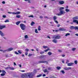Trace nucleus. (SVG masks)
<instances>
[{
    "label": "nucleus",
    "instance_id": "nucleus-4",
    "mask_svg": "<svg viewBox=\"0 0 78 78\" xmlns=\"http://www.w3.org/2000/svg\"><path fill=\"white\" fill-rule=\"evenodd\" d=\"M12 50H13V48H10L5 50L0 49V51H2L3 53H5V52H6V51H12Z\"/></svg>",
    "mask_w": 78,
    "mask_h": 78
},
{
    "label": "nucleus",
    "instance_id": "nucleus-12",
    "mask_svg": "<svg viewBox=\"0 0 78 78\" xmlns=\"http://www.w3.org/2000/svg\"><path fill=\"white\" fill-rule=\"evenodd\" d=\"M12 56V55H11V54H8V55L6 54L5 55V57H6V58H8V57H10V56L11 57Z\"/></svg>",
    "mask_w": 78,
    "mask_h": 78
},
{
    "label": "nucleus",
    "instance_id": "nucleus-61",
    "mask_svg": "<svg viewBox=\"0 0 78 78\" xmlns=\"http://www.w3.org/2000/svg\"><path fill=\"white\" fill-rule=\"evenodd\" d=\"M69 69H72V68L71 67L68 68V70H69Z\"/></svg>",
    "mask_w": 78,
    "mask_h": 78
},
{
    "label": "nucleus",
    "instance_id": "nucleus-42",
    "mask_svg": "<svg viewBox=\"0 0 78 78\" xmlns=\"http://www.w3.org/2000/svg\"><path fill=\"white\" fill-rule=\"evenodd\" d=\"M58 52H59V53H62V51L61 50L59 49L58 50Z\"/></svg>",
    "mask_w": 78,
    "mask_h": 78
},
{
    "label": "nucleus",
    "instance_id": "nucleus-8",
    "mask_svg": "<svg viewBox=\"0 0 78 78\" xmlns=\"http://www.w3.org/2000/svg\"><path fill=\"white\" fill-rule=\"evenodd\" d=\"M6 28V26H2L1 25H0V30H2L3 28Z\"/></svg>",
    "mask_w": 78,
    "mask_h": 78
},
{
    "label": "nucleus",
    "instance_id": "nucleus-56",
    "mask_svg": "<svg viewBox=\"0 0 78 78\" xmlns=\"http://www.w3.org/2000/svg\"><path fill=\"white\" fill-rule=\"evenodd\" d=\"M20 72H25V71L24 70H20Z\"/></svg>",
    "mask_w": 78,
    "mask_h": 78
},
{
    "label": "nucleus",
    "instance_id": "nucleus-18",
    "mask_svg": "<svg viewBox=\"0 0 78 78\" xmlns=\"http://www.w3.org/2000/svg\"><path fill=\"white\" fill-rule=\"evenodd\" d=\"M20 21H19L17 22L16 23V24L17 25H19L20 24Z\"/></svg>",
    "mask_w": 78,
    "mask_h": 78
},
{
    "label": "nucleus",
    "instance_id": "nucleus-30",
    "mask_svg": "<svg viewBox=\"0 0 78 78\" xmlns=\"http://www.w3.org/2000/svg\"><path fill=\"white\" fill-rule=\"evenodd\" d=\"M38 31H40V30H41V26H38Z\"/></svg>",
    "mask_w": 78,
    "mask_h": 78
},
{
    "label": "nucleus",
    "instance_id": "nucleus-46",
    "mask_svg": "<svg viewBox=\"0 0 78 78\" xmlns=\"http://www.w3.org/2000/svg\"><path fill=\"white\" fill-rule=\"evenodd\" d=\"M68 62H69V60L67 59L66 60V64H67V63H68Z\"/></svg>",
    "mask_w": 78,
    "mask_h": 78
},
{
    "label": "nucleus",
    "instance_id": "nucleus-11",
    "mask_svg": "<svg viewBox=\"0 0 78 78\" xmlns=\"http://www.w3.org/2000/svg\"><path fill=\"white\" fill-rule=\"evenodd\" d=\"M68 66H72L74 64V63L73 62L69 63H67Z\"/></svg>",
    "mask_w": 78,
    "mask_h": 78
},
{
    "label": "nucleus",
    "instance_id": "nucleus-57",
    "mask_svg": "<svg viewBox=\"0 0 78 78\" xmlns=\"http://www.w3.org/2000/svg\"><path fill=\"white\" fill-rule=\"evenodd\" d=\"M43 48H47V47L43 46Z\"/></svg>",
    "mask_w": 78,
    "mask_h": 78
},
{
    "label": "nucleus",
    "instance_id": "nucleus-45",
    "mask_svg": "<svg viewBox=\"0 0 78 78\" xmlns=\"http://www.w3.org/2000/svg\"><path fill=\"white\" fill-rule=\"evenodd\" d=\"M49 50V48H48L47 49H46L44 51L45 52H46L47 51H48Z\"/></svg>",
    "mask_w": 78,
    "mask_h": 78
},
{
    "label": "nucleus",
    "instance_id": "nucleus-2",
    "mask_svg": "<svg viewBox=\"0 0 78 78\" xmlns=\"http://www.w3.org/2000/svg\"><path fill=\"white\" fill-rule=\"evenodd\" d=\"M64 9V7H60L59 9V11H60V12L59 13L57 14V15L58 16H62V14H66V12L64 11L63 9Z\"/></svg>",
    "mask_w": 78,
    "mask_h": 78
},
{
    "label": "nucleus",
    "instance_id": "nucleus-50",
    "mask_svg": "<svg viewBox=\"0 0 78 78\" xmlns=\"http://www.w3.org/2000/svg\"><path fill=\"white\" fill-rule=\"evenodd\" d=\"M52 68L50 67V68H48V69L49 70H51Z\"/></svg>",
    "mask_w": 78,
    "mask_h": 78
},
{
    "label": "nucleus",
    "instance_id": "nucleus-49",
    "mask_svg": "<svg viewBox=\"0 0 78 78\" xmlns=\"http://www.w3.org/2000/svg\"><path fill=\"white\" fill-rule=\"evenodd\" d=\"M5 69H6V70H8V69H9V67H5Z\"/></svg>",
    "mask_w": 78,
    "mask_h": 78
},
{
    "label": "nucleus",
    "instance_id": "nucleus-41",
    "mask_svg": "<svg viewBox=\"0 0 78 78\" xmlns=\"http://www.w3.org/2000/svg\"><path fill=\"white\" fill-rule=\"evenodd\" d=\"M5 74L4 73L1 74V76H5Z\"/></svg>",
    "mask_w": 78,
    "mask_h": 78
},
{
    "label": "nucleus",
    "instance_id": "nucleus-52",
    "mask_svg": "<svg viewBox=\"0 0 78 78\" xmlns=\"http://www.w3.org/2000/svg\"><path fill=\"white\" fill-rule=\"evenodd\" d=\"M32 55H33V54H29L28 55V56H32Z\"/></svg>",
    "mask_w": 78,
    "mask_h": 78
},
{
    "label": "nucleus",
    "instance_id": "nucleus-1",
    "mask_svg": "<svg viewBox=\"0 0 78 78\" xmlns=\"http://www.w3.org/2000/svg\"><path fill=\"white\" fill-rule=\"evenodd\" d=\"M21 78H24L25 77H29V78H33V73H28L24 74H23L21 76Z\"/></svg>",
    "mask_w": 78,
    "mask_h": 78
},
{
    "label": "nucleus",
    "instance_id": "nucleus-24",
    "mask_svg": "<svg viewBox=\"0 0 78 78\" xmlns=\"http://www.w3.org/2000/svg\"><path fill=\"white\" fill-rule=\"evenodd\" d=\"M8 14H12L13 15H14V12H8Z\"/></svg>",
    "mask_w": 78,
    "mask_h": 78
},
{
    "label": "nucleus",
    "instance_id": "nucleus-43",
    "mask_svg": "<svg viewBox=\"0 0 78 78\" xmlns=\"http://www.w3.org/2000/svg\"><path fill=\"white\" fill-rule=\"evenodd\" d=\"M29 17H32V18H34V16L33 15H31L30 16H28Z\"/></svg>",
    "mask_w": 78,
    "mask_h": 78
},
{
    "label": "nucleus",
    "instance_id": "nucleus-25",
    "mask_svg": "<svg viewBox=\"0 0 78 78\" xmlns=\"http://www.w3.org/2000/svg\"><path fill=\"white\" fill-rule=\"evenodd\" d=\"M21 16L20 15H17L16 16V18H20V17Z\"/></svg>",
    "mask_w": 78,
    "mask_h": 78
},
{
    "label": "nucleus",
    "instance_id": "nucleus-19",
    "mask_svg": "<svg viewBox=\"0 0 78 78\" xmlns=\"http://www.w3.org/2000/svg\"><path fill=\"white\" fill-rule=\"evenodd\" d=\"M38 63H44V61H40L38 62Z\"/></svg>",
    "mask_w": 78,
    "mask_h": 78
},
{
    "label": "nucleus",
    "instance_id": "nucleus-31",
    "mask_svg": "<svg viewBox=\"0 0 78 78\" xmlns=\"http://www.w3.org/2000/svg\"><path fill=\"white\" fill-rule=\"evenodd\" d=\"M24 37H25V39H27V38H28V35H26Z\"/></svg>",
    "mask_w": 78,
    "mask_h": 78
},
{
    "label": "nucleus",
    "instance_id": "nucleus-62",
    "mask_svg": "<svg viewBox=\"0 0 78 78\" xmlns=\"http://www.w3.org/2000/svg\"><path fill=\"white\" fill-rule=\"evenodd\" d=\"M40 19H42V18H43V16H40Z\"/></svg>",
    "mask_w": 78,
    "mask_h": 78
},
{
    "label": "nucleus",
    "instance_id": "nucleus-16",
    "mask_svg": "<svg viewBox=\"0 0 78 78\" xmlns=\"http://www.w3.org/2000/svg\"><path fill=\"white\" fill-rule=\"evenodd\" d=\"M52 41L53 42H54V43H55V44H56V43L58 42V41H57V40L56 39L53 40Z\"/></svg>",
    "mask_w": 78,
    "mask_h": 78
},
{
    "label": "nucleus",
    "instance_id": "nucleus-55",
    "mask_svg": "<svg viewBox=\"0 0 78 78\" xmlns=\"http://www.w3.org/2000/svg\"><path fill=\"white\" fill-rule=\"evenodd\" d=\"M77 61L76 60H75L74 62V63H75V64H77Z\"/></svg>",
    "mask_w": 78,
    "mask_h": 78
},
{
    "label": "nucleus",
    "instance_id": "nucleus-59",
    "mask_svg": "<svg viewBox=\"0 0 78 78\" xmlns=\"http://www.w3.org/2000/svg\"><path fill=\"white\" fill-rule=\"evenodd\" d=\"M25 55H28V52H26L25 53Z\"/></svg>",
    "mask_w": 78,
    "mask_h": 78
},
{
    "label": "nucleus",
    "instance_id": "nucleus-48",
    "mask_svg": "<svg viewBox=\"0 0 78 78\" xmlns=\"http://www.w3.org/2000/svg\"><path fill=\"white\" fill-rule=\"evenodd\" d=\"M25 51H27V52H28V51H29V49L27 48L25 49Z\"/></svg>",
    "mask_w": 78,
    "mask_h": 78
},
{
    "label": "nucleus",
    "instance_id": "nucleus-21",
    "mask_svg": "<svg viewBox=\"0 0 78 78\" xmlns=\"http://www.w3.org/2000/svg\"><path fill=\"white\" fill-rule=\"evenodd\" d=\"M43 71L44 73H46V72H48L47 69H45L44 70H43Z\"/></svg>",
    "mask_w": 78,
    "mask_h": 78
},
{
    "label": "nucleus",
    "instance_id": "nucleus-36",
    "mask_svg": "<svg viewBox=\"0 0 78 78\" xmlns=\"http://www.w3.org/2000/svg\"><path fill=\"white\" fill-rule=\"evenodd\" d=\"M39 57L40 58H42L44 57V55H41Z\"/></svg>",
    "mask_w": 78,
    "mask_h": 78
},
{
    "label": "nucleus",
    "instance_id": "nucleus-28",
    "mask_svg": "<svg viewBox=\"0 0 78 78\" xmlns=\"http://www.w3.org/2000/svg\"><path fill=\"white\" fill-rule=\"evenodd\" d=\"M42 76V74H40L39 75L37 76V78H39V77H40V76Z\"/></svg>",
    "mask_w": 78,
    "mask_h": 78
},
{
    "label": "nucleus",
    "instance_id": "nucleus-29",
    "mask_svg": "<svg viewBox=\"0 0 78 78\" xmlns=\"http://www.w3.org/2000/svg\"><path fill=\"white\" fill-rule=\"evenodd\" d=\"M34 24H35V23H34V22L33 21L32 22V23L31 24V26H33V25H34Z\"/></svg>",
    "mask_w": 78,
    "mask_h": 78
},
{
    "label": "nucleus",
    "instance_id": "nucleus-38",
    "mask_svg": "<svg viewBox=\"0 0 78 78\" xmlns=\"http://www.w3.org/2000/svg\"><path fill=\"white\" fill-rule=\"evenodd\" d=\"M18 52L20 53V54H22V51L20 50H18Z\"/></svg>",
    "mask_w": 78,
    "mask_h": 78
},
{
    "label": "nucleus",
    "instance_id": "nucleus-13",
    "mask_svg": "<svg viewBox=\"0 0 78 78\" xmlns=\"http://www.w3.org/2000/svg\"><path fill=\"white\" fill-rule=\"evenodd\" d=\"M20 14V12H14V15H17Z\"/></svg>",
    "mask_w": 78,
    "mask_h": 78
},
{
    "label": "nucleus",
    "instance_id": "nucleus-22",
    "mask_svg": "<svg viewBox=\"0 0 78 78\" xmlns=\"http://www.w3.org/2000/svg\"><path fill=\"white\" fill-rule=\"evenodd\" d=\"M48 55H49V56H50L51 55H52V53L50 52H49L48 53Z\"/></svg>",
    "mask_w": 78,
    "mask_h": 78
},
{
    "label": "nucleus",
    "instance_id": "nucleus-9",
    "mask_svg": "<svg viewBox=\"0 0 78 78\" xmlns=\"http://www.w3.org/2000/svg\"><path fill=\"white\" fill-rule=\"evenodd\" d=\"M0 35L2 37H3L4 36H5V34L1 30H0Z\"/></svg>",
    "mask_w": 78,
    "mask_h": 78
},
{
    "label": "nucleus",
    "instance_id": "nucleus-14",
    "mask_svg": "<svg viewBox=\"0 0 78 78\" xmlns=\"http://www.w3.org/2000/svg\"><path fill=\"white\" fill-rule=\"evenodd\" d=\"M59 2L60 4H61V5H62L64 3V1H59Z\"/></svg>",
    "mask_w": 78,
    "mask_h": 78
},
{
    "label": "nucleus",
    "instance_id": "nucleus-17",
    "mask_svg": "<svg viewBox=\"0 0 78 78\" xmlns=\"http://www.w3.org/2000/svg\"><path fill=\"white\" fill-rule=\"evenodd\" d=\"M53 19L54 21L56 20V19H57V17L56 16H54L53 17Z\"/></svg>",
    "mask_w": 78,
    "mask_h": 78
},
{
    "label": "nucleus",
    "instance_id": "nucleus-26",
    "mask_svg": "<svg viewBox=\"0 0 78 78\" xmlns=\"http://www.w3.org/2000/svg\"><path fill=\"white\" fill-rule=\"evenodd\" d=\"M56 69H57V70H59L60 69H61V68L59 66H57L56 67Z\"/></svg>",
    "mask_w": 78,
    "mask_h": 78
},
{
    "label": "nucleus",
    "instance_id": "nucleus-6",
    "mask_svg": "<svg viewBox=\"0 0 78 78\" xmlns=\"http://www.w3.org/2000/svg\"><path fill=\"white\" fill-rule=\"evenodd\" d=\"M53 38H54V39H59L61 38V37L57 35L56 36L53 37Z\"/></svg>",
    "mask_w": 78,
    "mask_h": 78
},
{
    "label": "nucleus",
    "instance_id": "nucleus-44",
    "mask_svg": "<svg viewBox=\"0 0 78 78\" xmlns=\"http://www.w3.org/2000/svg\"><path fill=\"white\" fill-rule=\"evenodd\" d=\"M35 32L36 33H38V31H37V29H36L35 30Z\"/></svg>",
    "mask_w": 78,
    "mask_h": 78
},
{
    "label": "nucleus",
    "instance_id": "nucleus-37",
    "mask_svg": "<svg viewBox=\"0 0 78 78\" xmlns=\"http://www.w3.org/2000/svg\"><path fill=\"white\" fill-rule=\"evenodd\" d=\"M33 72L34 73H36L37 72V70H36V69H34V70Z\"/></svg>",
    "mask_w": 78,
    "mask_h": 78
},
{
    "label": "nucleus",
    "instance_id": "nucleus-63",
    "mask_svg": "<svg viewBox=\"0 0 78 78\" xmlns=\"http://www.w3.org/2000/svg\"><path fill=\"white\" fill-rule=\"evenodd\" d=\"M46 75L45 74H43V75L42 76L44 77V76H46Z\"/></svg>",
    "mask_w": 78,
    "mask_h": 78
},
{
    "label": "nucleus",
    "instance_id": "nucleus-3",
    "mask_svg": "<svg viewBox=\"0 0 78 78\" xmlns=\"http://www.w3.org/2000/svg\"><path fill=\"white\" fill-rule=\"evenodd\" d=\"M73 22L74 23H76L78 25V16H76L73 18Z\"/></svg>",
    "mask_w": 78,
    "mask_h": 78
},
{
    "label": "nucleus",
    "instance_id": "nucleus-47",
    "mask_svg": "<svg viewBox=\"0 0 78 78\" xmlns=\"http://www.w3.org/2000/svg\"><path fill=\"white\" fill-rule=\"evenodd\" d=\"M64 69L66 70H68V68H65Z\"/></svg>",
    "mask_w": 78,
    "mask_h": 78
},
{
    "label": "nucleus",
    "instance_id": "nucleus-5",
    "mask_svg": "<svg viewBox=\"0 0 78 78\" xmlns=\"http://www.w3.org/2000/svg\"><path fill=\"white\" fill-rule=\"evenodd\" d=\"M20 27L22 30H24L26 28V26L23 24H21L20 25Z\"/></svg>",
    "mask_w": 78,
    "mask_h": 78
},
{
    "label": "nucleus",
    "instance_id": "nucleus-35",
    "mask_svg": "<svg viewBox=\"0 0 78 78\" xmlns=\"http://www.w3.org/2000/svg\"><path fill=\"white\" fill-rule=\"evenodd\" d=\"M70 34L67 33L65 35V36L67 37V36H69Z\"/></svg>",
    "mask_w": 78,
    "mask_h": 78
},
{
    "label": "nucleus",
    "instance_id": "nucleus-34",
    "mask_svg": "<svg viewBox=\"0 0 78 78\" xmlns=\"http://www.w3.org/2000/svg\"><path fill=\"white\" fill-rule=\"evenodd\" d=\"M9 22V20H8V19H7L5 21V22L6 23V22Z\"/></svg>",
    "mask_w": 78,
    "mask_h": 78
},
{
    "label": "nucleus",
    "instance_id": "nucleus-32",
    "mask_svg": "<svg viewBox=\"0 0 78 78\" xmlns=\"http://www.w3.org/2000/svg\"><path fill=\"white\" fill-rule=\"evenodd\" d=\"M9 69L10 70H14V68L9 67Z\"/></svg>",
    "mask_w": 78,
    "mask_h": 78
},
{
    "label": "nucleus",
    "instance_id": "nucleus-53",
    "mask_svg": "<svg viewBox=\"0 0 78 78\" xmlns=\"http://www.w3.org/2000/svg\"><path fill=\"white\" fill-rule=\"evenodd\" d=\"M46 63L47 64H48V63L47 61H44V63Z\"/></svg>",
    "mask_w": 78,
    "mask_h": 78
},
{
    "label": "nucleus",
    "instance_id": "nucleus-39",
    "mask_svg": "<svg viewBox=\"0 0 78 78\" xmlns=\"http://www.w3.org/2000/svg\"><path fill=\"white\" fill-rule=\"evenodd\" d=\"M14 53H15V54H16V55H19V53L16 51H14Z\"/></svg>",
    "mask_w": 78,
    "mask_h": 78
},
{
    "label": "nucleus",
    "instance_id": "nucleus-33",
    "mask_svg": "<svg viewBox=\"0 0 78 78\" xmlns=\"http://www.w3.org/2000/svg\"><path fill=\"white\" fill-rule=\"evenodd\" d=\"M24 1L25 2H26L27 1H28V2L29 3H31V1H30V0H24Z\"/></svg>",
    "mask_w": 78,
    "mask_h": 78
},
{
    "label": "nucleus",
    "instance_id": "nucleus-20",
    "mask_svg": "<svg viewBox=\"0 0 78 78\" xmlns=\"http://www.w3.org/2000/svg\"><path fill=\"white\" fill-rule=\"evenodd\" d=\"M60 73H62V74H64L65 73V71L63 70H62L60 71Z\"/></svg>",
    "mask_w": 78,
    "mask_h": 78
},
{
    "label": "nucleus",
    "instance_id": "nucleus-64",
    "mask_svg": "<svg viewBox=\"0 0 78 78\" xmlns=\"http://www.w3.org/2000/svg\"><path fill=\"white\" fill-rule=\"evenodd\" d=\"M55 32H58V30H55Z\"/></svg>",
    "mask_w": 78,
    "mask_h": 78
},
{
    "label": "nucleus",
    "instance_id": "nucleus-27",
    "mask_svg": "<svg viewBox=\"0 0 78 78\" xmlns=\"http://www.w3.org/2000/svg\"><path fill=\"white\" fill-rule=\"evenodd\" d=\"M65 11H66V12H69L70 11V10L69 9H65Z\"/></svg>",
    "mask_w": 78,
    "mask_h": 78
},
{
    "label": "nucleus",
    "instance_id": "nucleus-58",
    "mask_svg": "<svg viewBox=\"0 0 78 78\" xmlns=\"http://www.w3.org/2000/svg\"><path fill=\"white\" fill-rule=\"evenodd\" d=\"M2 17H3V18H6V16L5 15H3V16H2Z\"/></svg>",
    "mask_w": 78,
    "mask_h": 78
},
{
    "label": "nucleus",
    "instance_id": "nucleus-10",
    "mask_svg": "<svg viewBox=\"0 0 78 78\" xmlns=\"http://www.w3.org/2000/svg\"><path fill=\"white\" fill-rule=\"evenodd\" d=\"M59 31H66V29L63 28H59Z\"/></svg>",
    "mask_w": 78,
    "mask_h": 78
},
{
    "label": "nucleus",
    "instance_id": "nucleus-54",
    "mask_svg": "<svg viewBox=\"0 0 78 78\" xmlns=\"http://www.w3.org/2000/svg\"><path fill=\"white\" fill-rule=\"evenodd\" d=\"M54 22H55L56 23H58V22L57 21V20H55Z\"/></svg>",
    "mask_w": 78,
    "mask_h": 78
},
{
    "label": "nucleus",
    "instance_id": "nucleus-23",
    "mask_svg": "<svg viewBox=\"0 0 78 78\" xmlns=\"http://www.w3.org/2000/svg\"><path fill=\"white\" fill-rule=\"evenodd\" d=\"M2 73H4V74H5L6 73L5 71L4 70H2Z\"/></svg>",
    "mask_w": 78,
    "mask_h": 78
},
{
    "label": "nucleus",
    "instance_id": "nucleus-60",
    "mask_svg": "<svg viewBox=\"0 0 78 78\" xmlns=\"http://www.w3.org/2000/svg\"><path fill=\"white\" fill-rule=\"evenodd\" d=\"M2 4H5V1H3L2 2Z\"/></svg>",
    "mask_w": 78,
    "mask_h": 78
},
{
    "label": "nucleus",
    "instance_id": "nucleus-7",
    "mask_svg": "<svg viewBox=\"0 0 78 78\" xmlns=\"http://www.w3.org/2000/svg\"><path fill=\"white\" fill-rule=\"evenodd\" d=\"M6 28V26H2L1 25H0V30H2L3 28Z\"/></svg>",
    "mask_w": 78,
    "mask_h": 78
},
{
    "label": "nucleus",
    "instance_id": "nucleus-40",
    "mask_svg": "<svg viewBox=\"0 0 78 78\" xmlns=\"http://www.w3.org/2000/svg\"><path fill=\"white\" fill-rule=\"evenodd\" d=\"M72 50L73 51H75V50H76V48H73Z\"/></svg>",
    "mask_w": 78,
    "mask_h": 78
},
{
    "label": "nucleus",
    "instance_id": "nucleus-15",
    "mask_svg": "<svg viewBox=\"0 0 78 78\" xmlns=\"http://www.w3.org/2000/svg\"><path fill=\"white\" fill-rule=\"evenodd\" d=\"M70 30H74L75 29V26H71L70 27Z\"/></svg>",
    "mask_w": 78,
    "mask_h": 78
},
{
    "label": "nucleus",
    "instance_id": "nucleus-51",
    "mask_svg": "<svg viewBox=\"0 0 78 78\" xmlns=\"http://www.w3.org/2000/svg\"><path fill=\"white\" fill-rule=\"evenodd\" d=\"M43 53H44V51H41L40 52V54H41V55H42Z\"/></svg>",
    "mask_w": 78,
    "mask_h": 78
}]
</instances>
